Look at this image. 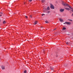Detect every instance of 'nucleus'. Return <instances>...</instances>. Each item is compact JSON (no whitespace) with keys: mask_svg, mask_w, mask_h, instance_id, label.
I'll use <instances>...</instances> for the list:
<instances>
[{"mask_svg":"<svg viewBox=\"0 0 73 73\" xmlns=\"http://www.w3.org/2000/svg\"><path fill=\"white\" fill-rule=\"evenodd\" d=\"M66 44L67 45H68V44H69V43H68V42H66Z\"/></svg>","mask_w":73,"mask_h":73,"instance_id":"nucleus-17","label":"nucleus"},{"mask_svg":"<svg viewBox=\"0 0 73 73\" xmlns=\"http://www.w3.org/2000/svg\"><path fill=\"white\" fill-rule=\"evenodd\" d=\"M51 70H53L54 68H51Z\"/></svg>","mask_w":73,"mask_h":73,"instance_id":"nucleus-19","label":"nucleus"},{"mask_svg":"<svg viewBox=\"0 0 73 73\" xmlns=\"http://www.w3.org/2000/svg\"><path fill=\"white\" fill-rule=\"evenodd\" d=\"M64 9H61L60 10V12H64Z\"/></svg>","mask_w":73,"mask_h":73,"instance_id":"nucleus-6","label":"nucleus"},{"mask_svg":"<svg viewBox=\"0 0 73 73\" xmlns=\"http://www.w3.org/2000/svg\"><path fill=\"white\" fill-rule=\"evenodd\" d=\"M25 17L26 19H27V18H28V17L27 16H25Z\"/></svg>","mask_w":73,"mask_h":73,"instance_id":"nucleus-16","label":"nucleus"},{"mask_svg":"<svg viewBox=\"0 0 73 73\" xmlns=\"http://www.w3.org/2000/svg\"><path fill=\"white\" fill-rule=\"evenodd\" d=\"M38 22H37V21H36L34 23V25H36V24H37V23H38Z\"/></svg>","mask_w":73,"mask_h":73,"instance_id":"nucleus-9","label":"nucleus"},{"mask_svg":"<svg viewBox=\"0 0 73 73\" xmlns=\"http://www.w3.org/2000/svg\"><path fill=\"white\" fill-rule=\"evenodd\" d=\"M45 1V0H42V3H44Z\"/></svg>","mask_w":73,"mask_h":73,"instance_id":"nucleus-14","label":"nucleus"},{"mask_svg":"<svg viewBox=\"0 0 73 73\" xmlns=\"http://www.w3.org/2000/svg\"><path fill=\"white\" fill-rule=\"evenodd\" d=\"M1 22V19H0V23Z\"/></svg>","mask_w":73,"mask_h":73,"instance_id":"nucleus-27","label":"nucleus"},{"mask_svg":"<svg viewBox=\"0 0 73 73\" xmlns=\"http://www.w3.org/2000/svg\"><path fill=\"white\" fill-rule=\"evenodd\" d=\"M1 68L3 70H4V69H5V66H1Z\"/></svg>","mask_w":73,"mask_h":73,"instance_id":"nucleus-4","label":"nucleus"},{"mask_svg":"<svg viewBox=\"0 0 73 73\" xmlns=\"http://www.w3.org/2000/svg\"><path fill=\"white\" fill-rule=\"evenodd\" d=\"M72 16H73V13H72L71 15Z\"/></svg>","mask_w":73,"mask_h":73,"instance_id":"nucleus-24","label":"nucleus"},{"mask_svg":"<svg viewBox=\"0 0 73 73\" xmlns=\"http://www.w3.org/2000/svg\"><path fill=\"white\" fill-rule=\"evenodd\" d=\"M65 9L66 10H67L68 11H69L70 10L69 8L67 7H65Z\"/></svg>","mask_w":73,"mask_h":73,"instance_id":"nucleus-5","label":"nucleus"},{"mask_svg":"<svg viewBox=\"0 0 73 73\" xmlns=\"http://www.w3.org/2000/svg\"><path fill=\"white\" fill-rule=\"evenodd\" d=\"M65 29H66V28L65 27H63L62 30H65Z\"/></svg>","mask_w":73,"mask_h":73,"instance_id":"nucleus-10","label":"nucleus"},{"mask_svg":"<svg viewBox=\"0 0 73 73\" xmlns=\"http://www.w3.org/2000/svg\"><path fill=\"white\" fill-rule=\"evenodd\" d=\"M3 13L1 12L0 13V17L2 16H3Z\"/></svg>","mask_w":73,"mask_h":73,"instance_id":"nucleus-8","label":"nucleus"},{"mask_svg":"<svg viewBox=\"0 0 73 73\" xmlns=\"http://www.w3.org/2000/svg\"><path fill=\"white\" fill-rule=\"evenodd\" d=\"M32 15H30V18H32Z\"/></svg>","mask_w":73,"mask_h":73,"instance_id":"nucleus-18","label":"nucleus"},{"mask_svg":"<svg viewBox=\"0 0 73 73\" xmlns=\"http://www.w3.org/2000/svg\"><path fill=\"white\" fill-rule=\"evenodd\" d=\"M50 8L51 9H54V6H53V5H51Z\"/></svg>","mask_w":73,"mask_h":73,"instance_id":"nucleus-3","label":"nucleus"},{"mask_svg":"<svg viewBox=\"0 0 73 73\" xmlns=\"http://www.w3.org/2000/svg\"><path fill=\"white\" fill-rule=\"evenodd\" d=\"M3 24H6V22L5 21H4L3 22Z\"/></svg>","mask_w":73,"mask_h":73,"instance_id":"nucleus-11","label":"nucleus"},{"mask_svg":"<svg viewBox=\"0 0 73 73\" xmlns=\"http://www.w3.org/2000/svg\"><path fill=\"white\" fill-rule=\"evenodd\" d=\"M44 15H45V14H42V16H44Z\"/></svg>","mask_w":73,"mask_h":73,"instance_id":"nucleus-21","label":"nucleus"},{"mask_svg":"<svg viewBox=\"0 0 73 73\" xmlns=\"http://www.w3.org/2000/svg\"><path fill=\"white\" fill-rule=\"evenodd\" d=\"M47 9H48V10H49L50 9L49 8V7H47Z\"/></svg>","mask_w":73,"mask_h":73,"instance_id":"nucleus-12","label":"nucleus"},{"mask_svg":"<svg viewBox=\"0 0 73 73\" xmlns=\"http://www.w3.org/2000/svg\"><path fill=\"white\" fill-rule=\"evenodd\" d=\"M27 70H25L24 71V73H27Z\"/></svg>","mask_w":73,"mask_h":73,"instance_id":"nucleus-15","label":"nucleus"},{"mask_svg":"<svg viewBox=\"0 0 73 73\" xmlns=\"http://www.w3.org/2000/svg\"><path fill=\"white\" fill-rule=\"evenodd\" d=\"M59 21L60 22H63V20L62 19H59Z\"/></svg>","mask_w":73,"mask_h":73,"instance_id":"nucleus-7","label":"nucleus"},{"mask_svg":"<svg viewBox=\"0 0 73 73\" xmlns=\"http://www.w3.org/2000/svg\"><path fill=\"white\" fill-rule=\"evenodd\" d=\"M62 4L63 5H64L65 7H66V6L67 7H69L71 9H72V7H71L69 6V5L68 4L66 3H63Z\"/></svg>","mask_w":73,"mask_h":73,"instance_id":"nucleus-1","label":"nucleus"},{"mask_svg":"<svg viewBox=\"0 0 73 73\" xmlns=\"http://www.w3.org/2000/svg\"><path fill=\"white\" fill-rule=\"evenodd\" d=\"M72 12H73V9H72Z\"/></svg>","mask_w":73,"mask_h":73,"instance_id":"nucleus-26","label":"nucleus"},{"mask_svg":"<svg viewBox=\"0 0 73 73\" xmlns=\"http://www.w3.org/2000/svg\"><path fill=\"white\" fill-rule=\"evenodd\" d=\"M67 24L68 25H70V24H71V23H70V22H65V23H64V24Z\"/></svg>","mask_w":73,"mask_h":73,"instance_id":"nucleus-2","label":"nucleus"},{"mask_svg":"<svg viewBox=\"0 0 73 73\" xmlns=\"http://www.w3.org/2000/svg\"><path fill=\"white\" fill-rule=\"evenodd\" d=\"M56 29V28H55L54 29V31Z\"/></svg>","mask_w":73,"mask_h":73,"instance_id":"nucleus-25","label":"nucleus"},{"mask_svg":"<svg viewBox=\"0 0 73 73\" xmlns=\"http://www.w3.org/2000/svg\"><path fill=\"white\" fill-rule=\"evenodd\" d=\"M50 13V11H48L47 12V13Z\"/></svg>","mask_w":73,"mask_h":73,"instance_id":"nucleus-23","label":"nucleus"},{"mask_svg":"<svg viewBox=\"0 0 73 73\" xmlns=\"http://www.w3.org/2000/svg\"><path fill=\"white\" fill-rule=\"evenodd\" d=\"M29 1L30 2H31L32 1V0H29Z\"/></svg>","mask_w":73,"mask_h":73,"instance_id":"nucleus-20","label":"nucleus"},{"mask_svg":"<svg viewBox=\"0 0 73 73\" xmlns=\"http://www.w3.org/2000/svg\"><path fill=\"white\" fill-rule=\"evenodd\" d=\"M69 20L70 21H72V20L71 19H69Z\"/></svg>","mask_w":73,"mask_h":73,"instance_id":"nucleus-22","label":"nucleus"},{"mask_svg":"<svg viewBox=\"0 0 73 73\" xmlns=\"http://www.w3.org/2000/svg\"><path fill=\"white\" fill-rule=\"evenodd\" d=\"M45 23H47V24H48V23H49V22H48L47 21H45Z\"/></svg>","mask_w":73,"mask_h":73,"instance_id":"nucleus-13","label":"nucleus"}]
</instances>
